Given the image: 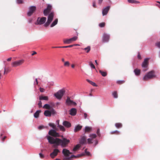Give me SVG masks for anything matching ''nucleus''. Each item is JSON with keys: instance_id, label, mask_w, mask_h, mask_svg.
Here are the masks:
<instances>
[{"instance_id": "4c0bfd02", "label": "nucleus", "mask_w": 160, "mask_h": 160, "mask_svg": "<svg viewBox=\"0 0 160 160\" xmlns=\"http://www.w3.org/2000/svg\"><path fill=\"white\" fill-rule=\"evenodd\" d=\"M89 136L92 138H95L96 137L97 135L96 134L93 133L90 134Z\"/></svg>"}, {"instance_id": "8fccbe9b", "label": "nucleus", "mask_w": 160, "mask_h": 160, "mask_svg": "<svg viewBox=\"0 0 160 160\" xmlns=\"http://www.w3.org/2000/svg\"><path fill=\"white\" fill-rule=\"evenodd\" d=\"M103 1V0H98V4L99 5H101Z\"/></svg>"}, {"instance_id": "c85d7f7f", "label": "nucleus", "mask_w": 160, "mask_h": 160, "mask_svg": "<svg viewBox=\"0 0 160 160\" xmlns=\"http://www.w3.org/2000/svg\"><path fill=\"white\" fill-rule=\"evenodd\" d=\"M50 12L47 10V9H45L43 11V14L45 16H47Z\"/></svg>"}, {"instance_id": "c03bdc74", "label": "nucleus", "mask_w": 160, "mask_h": 160, "mask_svg": "<svg viewBox=\"0 0 160 160\" xmlns=\"http://www.w3.org/2000/svg\"><path fill=\"white\" fill-rule=\"evenodd\" d=\"M78 37L76 36H75L73 37L70 38L72 42L75 41L77 39Z\"/></svg>"}, {"instance_id": "c9c22d12", "label": "nucleus", "mask_w": 160, "mask_h": 160, "mask_svg": "<svg viewBox=\"0 0 160 160\" xmlns=\"http://www.w3.org/2000/svg\"><path fill=\"white\" fill-rule=\"evenodd\" d=\"M112 95L113 97L114 98H117L118 97L117 92L116 91H114V92H113V93H112Z\"/></svg>"}, {"instance_id": "13d9d810", "label": "nucleus", "mask_w": 160, "mask_h": 160, "mask_svg": "<svg viewBox=\"0 0 160 160\" xmlns=\"http://www.w3.org/2000/svg\"><path fill=\"white\" fill-rule=\"evenodd\" d=\"M44 128V126H39L38 127V129H39V130L42 129V128Z\"/></svg>"}, {"instance_id": "603ef678", "label": "nucleus", "mask_w": 160, "mask_h": 160, "mask_svg": "<svg viewBox=\"0 0 160 160\" xmlns=\"http://www.w3.org/2000/svg\"><path fill=\"white\" fill-rule=\"evenodd\" d=\"M124 82V81L120 80V81H118L117 82L119 84H122Z\"/></svg>"}, {"instance_id": "1a4fd4ad", "label": "nucleus", "mask_w": 160, "mask_h": 160, "mask_svg": "<svg viewBox=\"0 0 160 160\" xmlns=\"http://www.w3.org/2000/svg\"><path fill=\"white\" fill-rule=\"evenodd\" d=\"M36 10V6H32L30 7L29 8V11L27 12V15L29 17L31 16Z\"/></svg>"}, {"instance_id": "0e129e2a", "label": "nucleus", "mask_w": 160, "mask_h": 160, "mask_svg": "<svg viewBox=\"0 0 160 160\" xmlns=\"http://www.w3.org/2000/svg\"><path fill=\"white\" fill-rule=\"evenodd\" d=\"M59 120H57L56 121V124L58 125H58H59Z\"/></svg>"}, {"instance_id": "3c124183", "label": "nucleus", "mask_w": 160, "mask_h": 160, "mask_svg": "<svg viewBox=\"0 0 160 160\" xmlns=\"http://www.w3.org/2000/svg\"><path fill=\"white\" fill-rule=\"evenodd\" d=\"M137 57H138V58L139 59H142L141 56L140 55L139 52H138V53Z\"/></svg>"}, {"instance_id": "e433bc0d", "label": "nucleus", "mask_w": 160, "mask_h": 160, "mask_svg": "<svg viewBox=\"0 0 160 160\" xmlns=\"http://www.w3.org/2000/svg\"><path fill=\"white\" fill-rule=\"evenodd\" d=\"M115 126L117 128H121L122 126V125L121 123H117L115 124Z\"/></svg>"}, {"instance_id": "39448f33", "label": "nucleus", "mask_w": 160, "mask_h": 160, "mask_svg": "<svg viewBox=\"0 0 160 160\" xmlns=\"http://www.w3.org/2000/svg\"><path fill=\"white\" fill-rule=\"evenodd\" d=\"M56 113L55 109L52 108L50 110H46L44 111V115L47 117H50L52 115H53Z\"/></svg>"}, {"instance_id": "49530a36", "label": "nucleus", "mask_w": 160, "mask_h": 160, "mask_svg": "<svg viewBox=\"0 0 160 160\" xmlns=\"http://www.w3.org/2000/svg\"><path fill=\"white\" fill-rule=\"evenodd\" d=\"M87 149H85V152L86 154L88 156H89L90 155V153L88 151H87Z\"/></svg>"}, {"instance_id": "f3484780", "label": "nucleus", "mask_w": 160, "mask_h": 160, "mask_svg": "<svg viewBox=\"0 0 160 160\" xmlns=\"http://www.w3.org/2000/svg\"><path fill=\"white\" fill-rule=\"evenodd\" d=\"M69 114L72 116H75L77 113L76 109L72 108L69 111Z\"/></svg>"}, {"instance_id": "5fc2aeb1", "label": "nucleus", "mask_w": 160, "mask_h": 160, "mask_svg": "<svg viewBox=\"0 0 160 160\" xmlns=\"http://www.w3.org/2000/svg\"><path fill=\"white\" fill-rule=\"evenodd\" d=\"M17 2L18 4L22 3L23 2V1L22 0H17Z\"/></svg>"}, {"instance_id": "ddd939ff", "label": "nucleus", "mask_w": 160, "mask_h": 160, "mask_svg": "<svg viewBox=\"0 0 160 160\" xmlns=\"http://www.w3.org/2000/svg\"><path fill=\"white\" fill-rule=\"evenodd\" d=\"M62 153L66 157H69L72 152L67 149L64 148L62 150Z\"/></svg>"}, {"instance_id": "aec40b11", "label": "nucleus", "mask_w": 160, "mask_h": 160, "mask_svg": "<svg viewBox=\"0 0 160 160\" xmlns=\"http://www.w3.org/2000/svg\"><path fill=\"white\" fill-rule=\"evenodd\" d=\"M82 126L80 125H78L75 127L74 131L75 132H77L80 131L82 128Z\"/></svg>"}, {"instance_id": "864d4df0", "label": "nucleus", "mask_w": 160, "mask_h": 160, "mask_svg": "<svg viewBox=\"0 0 160 160\" xmlns=\"http://www.w3.org/2000/svg\"><path fill=\"white\" fill-rule=\"evenodd\" d=\"M39 155L41 158H43L44 157V155L41 153H39Z\"/></svg>"}, {"instance_id": "a878e982", "label": "nucleus", "mask_w": 160, "mask_h": 160, "mask_svg": "<svg viewBox=\"0 0 160 160\" xmlns=\"http://www.w3.org/2000/svg\"><path fill=\"white\" fill-rule=\"evenodd\" d=\"M41 110H38L36 111V112L34 114V116L35 118H38L39 113L41 112Z\"/></svg>"}, {"instance_id": "79ce46f5", "label": "nucleus", "mask_w": 160, "mask_h": 160, "mask_svg": "<svg viewBox=\"0 0 160 160\" xmlns=\"http://www.w3.org/2000/svg\"><path fill=\"white\" fill-rule=\"evenodd\" d=\"M88 142L89 144L93 143V141L92 138H88L87 139Z\"/></svg>"}, {"instance_id": "4be33fe9", "label": "nucleus", "mask_w": 160, "mask_h": 160, "mask_svg": "<svg viewBox=\"0 0 160 160\" xmlns=\"http://www.w3.org/2000/svg\"><path fill=\"white\" fill-rule=\"evenodd\" d=\"M73 101L71 100L70 98L69 97H67V98L66 100V103L68 105H70L72 104Z\"/></svg>"}, {"instance_id": "a18cd8bd", "label": "nucleus", "mask_w": 160, "mask_h": 160, "mask_svg": "<svg viewBox=\"0 0 160 160\" xmlns=\"http://www.w3.org/2000/svg\"><path fill=\"white\" fill-rule=\"evenodd\" d=\"M105 25V23L104 22H102V23H100L99 24V26L100 27H104Z\"/></svg>"}, {"instance_id": "9d476101", "label": "nucleus", "mask_w": 160, "mask_h": 160, "mask_svg": "<svg viewBox=\"0 0 160 160\" xmlns=\"http://www.w3.org/2000/svg\"><path fill=\"white\" fill-rule=\"evenodd\" d=\"M23 59H21L13 62L12 63V65L13 67H16L21 65L24 62Z\"/></svg>"}, {"instance_id": "5701e85b", "label": "nucleus", "mask_w": 160, "mask_h": 160, "mask_svg": "<svg viewBox=\"0 0 160 160\" xmlns=\"http://www.w3.org/2000/svg\"><path fill=\"white\" fill-rule=\"evenodd\" d=\"M134 72L136 75L138 76L140 74L141 70L140 69L136 68L134 70Z\"/></svg>"}, {"instance_id": "cd10ccee", "label": "nucleus", "mask_w": 160, "mask_h": 160, "mask_svg": "<svg viewBox=\"0 0 160 160\" xmlns=\"http://www.w3.org/2000/svg\"><path fill=\"white\" fill-rule=\"evenodd\" d=\"M128 2L131 3H139L140 2L135 0H128Z\"/></svg>"}, {"instance_id": "a211bd4d", "label": "nucleus", "mask_w": 160, "mask_h": 160, "mask_svg": "<svg viewBox=\"0 0 160 160\" xmlns=\"http://www.w3.org/2000/svg\"><path fill=\"white\" fill-rule=\"evenodd\" d=\"M148 58H145L144 61L142 62V66L143 68H147L148 67Z\"/></svg>"}, {"instance_id": "9b49d317", "label": "nucleus", "mask_w": 160, "mask_h": 160, "mask_svg": "<svg viewBox=\"0 0 160 160\" xmlns=\"http://www.w3.org/2000/svg\"><path fill=\"white\" fill-rule=\"evenodd\" d=\"M60 152V151L57 148H55L53 150L52 152L50 154V156L52 158H54L56 156H57L58 153Z\"/></svg>"}, {"instance_id": "b1692460", "label": "nucleus", "mask_w": 160, "mask_h": 160, "mask_svg": "<svg viewBox=\"0 0 160 160\" xmlns=\"http://www.w3.org/2000/svg\"><path fill=\"white\" fill-rule=\"evenodd\" d=\"M58 19L57 18L56 19L51 23L50 25L51 27H53L56 25L58 23Z\"/></svg>"}, {"instance_id": "69168bd1", "label": "nucleus", "mask_w": 160, "mask_h": 160, "mask_svg": "<svg viewBox=\"0 0 160 160\" xmlns=\"http://www.w3.org/2000/svg\"><path fill=\"white\" fill-rule=\"evenodd\" d=\"M37 52L35 51H33L32 53V56L36 54Z\"/></svg>"}, {"instance_id": "423d86ee", "label": "nucleus", "mask_w": 160, "mask_h": 160, "mask_svg": "<svg viewBox=\"0 0 160 160\" xmlns=\"http://www.w3.org/2000/svg\"><path fill=\"white\" fill-rule=\"evenodd\" d=\"M65 93V91L62 89L58 91L56 93H55L54 96L58 99H61Z\"/></svg>"}, {"instance_id": "20e7f679", "label": "nucleus", "mask_w": 160, "mask_h": 160, "mask_svg": "<svg viewBox=\"0 0 160 160\" xmlns=\"http://www.w3.org/2000/svg\"><path fill=\"white\" fill-rule=\"evenodd\" d=\"M155 77V72L153 70H152L147 73L144 75L143 78V80L144 81H147Z\"/></svg>"}, {"instance_id": "37998d69", "label": "nucleus", "mask_w": 160, "mask_h": 160, "mask_svg": "<svg viewBox=\"0 0 160 160\" xmlns=\"http://www.w3.org/2000/svg\"><path fill=\"white\" fill-rule=\"evenodd\" d=\"M74 45H71L67 46H60L59 47L61 48H71V47H72Z\"/></svg>"}, {"instance_id": "dca6fc26", "label": "nucleus", "mask_w": 160, "mask_h": 160, "mask_svg": "<svg viewBox=\"0 0 160 160\" xmlns=\"http://www.w3.org/2000/svg\"><path fill=\"white\" fill-rule=\"evenodd\" d=\"M86 138L85 136H81L79 140V142L80 144H83L86 143Z\"/></svg>"}, {"instance_id": "680f3d73", "label": "nucleus", "mask_w": 160, "mask_h": 160, "mask_svg": "<svg viewBox=\"0 0 160 160\" xmlns=\"http://www.w3.org/2000/svg\"><path fill=\"white\" fill-rule=\"evenodd\" d=\"M119 132V131H118L117 130H116V131H114L113 132H111V133L112 134H113V133H115H115H118Z\"/></svg>"}, {"instance_id": "f03ea898", "label": "nucleus", "mask_w": 160, "mask_h": 160, "mask_svg": "<svg viewBox=\"0 0 160 160\" xmlns=\"http://www.w3.org/2000/svg\"><path fill=\"white\" fill-rule=\"evenodd\" d=\"M70 141L65 138L62 139L58 138V147L60 145L62 148H66L68 144L70 142Z\"/></svg>"}, {"instance_id": "774afa93", "label": "nucleus", "mask_w": 160, "mask_h": 160, "mask_svg": "<svg viewBox=\"0 0 160 160\" xmlns=\"http://www.w3.org/2000/svg\"><path fill=\"white\" fill-rule=\"evenodd\" d=\"M93 6L94 7V8H96V4H95V2H93Z\"/></svg>"}, {"instance_id": "09e8293b", "label": "nucleus", "mask_w": 160, "mask_h": 160, "mask_svg": "<svg viewBox=\"0 0 160 160\" xmlns=\"http://www.w3.org/2000/svg\"><path fill=\"white\" fill-rule=\"evenodd\" d=\"M155 46L160 48V42L156 43Z\"/></svg>"}, {"instance_id": "2eb2a0df", "label": "nucleus", "mask_w": 160, "mask_h": 160, "mask_svg": "<svg viewBox=\"0 0 160 160\" xmlns=\"http://www.w3.org/2000/svg\"><path fill=\"white\" fill-rule=\"evenodd\" d=\"M110 7L107 6L104 8L102 10V14L103 16L106 15L108 13L109 9Z\"/></svg>"}, {"instance_id": "4d7b16f0", "label": "nucleus", "mask_w": 160, "mask_h": 160, "mask_svg": "<svg viewBox=\"0 0 160 160\" xmlns=\"http://www.w3.org/2000/svg\"><path fill=\"white\" fill-rule=\"evenodd\" d=\"M99 132H100V129H97V134L99 136H100V135Z\"/></svg>"}, {"instance_id": "0eeeda50", "label": "nucleus", "mask_w": 160, "mask_h": 160, "mask_svg": "<svg viewBox=\"0 0 160 160\" xmlns=\"http://www.w3.org/2000/svg\"><path fill=\"white\" fill-rule=\"evenodd\" d=\"M54 17V13L51 12L48 15L47 22L44 24L45 27L48 26L52 21Z\"/></svg>"}, {"instance_id": "412c9836", "label": "nucleus", "mask_w": 160, "mask_h": 160, "mask_svg": "<svg viewBox=\"0 0 160 160\" xmlns=\"http://www.w3.org/2000/svg\"><path fill=\"white\" fill-rule=\"evenodd\" d=\"M84 133L89 132L92 130V128L89 126H86L84 129Z\"/></svg>"}, {"instance_id": "473e14b6", "label": "nucleus", "mask_w": 160, "mask_h": 160, "mask_svg": "<svg viewBox=\"0 0 160 160\" xmlns=\"http://www.w3.org/2000/svg\"><path fill=\"white\" fill-rule=\"evenodd\" d=\"M80 147V146L79 144L76 145L73 149V151H76L78 150Z\"/></svg>"}, {"instance_id": "a19ab883", "label": "nucleus", "mask_w": 160, "mask_h": 160, "mask_svg": "<svg viewBox=\"0 0 160 160\" xmlns=\"http://www.w3.org/2000/svg\"><path fill=\"white\" fill-rule=\"evenodd\" d=\"M46 9H47L48 10L50 11L51 12V11L52 9V6L50 4H48V5L47 7L46 8Z\"/></svg>"}, {"instance_id": "f704fd0d", "label": "nucleus", "mask_w": 160, "mask_h": 160, "mask_svg": "<svg viewBox=\"0 0 160 160\" xmlns=\"http://www.w3.org/2000/svg\"><path fill=\"white\" fill-rule=\"evenodd\" d=\"M72 42L71 39H67L64 41V42L65 43L70 44Z\"/></svg>"}, {"instance_id": "f8f14e48", "label": "nucleus", "mask_w": 160, "mask_h": 160, "mask_svg": "<svg viewBox=\"0 0 160 160\" xmlns=\"http://www.w3.org/2000/svg\"><path fill=\"white\" fill-rule=\"evenodd\" d=\"M110 36V35L105 33L103 34L102 38V41L104 42H108Z\"/></svg>"}, {"instance_id": "6ab92c4d", "label": "nucleus", "mask_w": 160, "mask_h": 160, "mask_svg": "<svg viewBox=\"0 0 160 160\" xmlns=\"http://www.w3.org/2000/svg\"><path fill=\"white\" fill-rule=\"evenodd\" d=\"M62 124L67 128H69L71 126V123L67 121H64L62 123Z\"/></svg>"}, {"instance_id": "6e6552de", "label": "nucleus", "mask_w": 160, "mask_h": 160, "mask_svg": "<svg viewBox=\"0 0 160 160\" xmlns=\"http://www.w3.org/2000/svg\"><path fill=\"white\" fill-rule=\"evenodd\" d=\"M46 19V18L45 17H42L41 18H38L35 24L36 25L42 24L45 22Z\"/></svg>"}, {"instance_id": "58836bf2", "label": "nucleus", "mask_w": 160, "mask_h": 160, "mask_svg": "<svg viewBox=\"0 0 160 160\" xmlns=\"http://www.w3.org/2000/svg\"><path fill=\"white\" fill-rule=\"evenodd\" d=\"M89 65L90 66L91 68L92 69H95V67L94 64L92 63V62H89Z\"/></svg>"}, {"instance_id": "c756f323", "label": "nucleus", "mask_w": 160, "mask_h": 160, "mask_svg": "<svg viewBox=\"0 0 160 160\" xmlns=\"http://www.w3.org/2000/svg\"><path fill=\"white\" fill-rule=\"evenodd\" d=\"M87 81L89 83H90L93 86H97V85L96 84L95 82L90 81V80L87 79Z\"/></svg>"}, {"instance_id": "ea45409f", "label": "nucleus", "mask_w": 160, "mask_h": 160, "mask_svg": "<svg viewBox=\"0 0 160 160\" xmlns=\"http://www.w3.org/2000/svg\"><path fill=\"white\" fill-rule=\"evenodd\" d=\"M70 65V63L68 61L64 62V66L65 67H69Z\"/></svg>"}, {"instance_id": "052dcab7", "label": "nucleus", "mask_w": 160, "mask_h": 160, "mask_svg": "<svg viewBox=\"0 0 160 160\" xmlns=\"http://www.w3.org/2000/svg\"><path fill=\"white\" fill-rule=\"evenodd\" d=\"M84 118L85 119H86L87 117V114L86 113H84Z\"/></svg>"}, {"instance_id": "bf43d9fd", "label": "nucleus", "mask_w": 160, "mask_h": 160, "mask_svg": "<svg viewBox=\"0 0 160 160\" xmlns=\"http://www.w3.org/2000/svg\"><path fill=\"white\" fill-rule=\"evenodd\" d=\"M35 82H34V85H38V79H37V78H36L35 79Z\"/></svg>"}, {"instance_id": "393cba45", "label": "nucleus", "mask_w": 160, "mask_h": 160, "mask_svg": "<svg viewBox=\"0 0 160 160\" xmlns=\"http://www.w3.org/2000/svg\"><path fill=\"white\" fill-rule=\"evenodd\" d=\"M39 99L40 100H44L48 101V96H40L39 97Z\"/></svg>"}, {"instance_id": "6e6d98bb", "label": "nucleus", "mask_w": 160, "mask_h": 160, "mask_svg": "<svg viewBox=\"0 0 160 160\" xmlns=\"http://www.w3.org/2000/svg\"><path fill=\"white\" fill-rule=\"evenodd\" d=\"M39 90L40 92H43L45 91L44 89L42 88H39Z\"/></svg>"}, {"instance_id": "7c9ffc66", "label": "nucleus", "mask_w": 160, "mask_h": 160, "mask_svg": "<svg viewBox=\"0 0 160 160\" xmlns=\"http://www.w3.org/2000/svg\"><path fill=\"white\" fill-rule=\"evenodd\" d=\"M58 127L59 128L61 131H62L63 132L65 131V129L63 126L61 125H58Z\"/></svg>"}, {"instance_id": "4468645a", "label": "nucleus", "mask_w": 160, "mask_h": 160, "mask_svg": "<svg viewBox=\"0 0 160 160\" xmlns=\"http://www.w3.org/2000/svg\"><path fill=\"white\" fill-rule=\"evenodd\" d=\"M84 155V154H78L77 155L75 156L73 155H72L70 157H65L63 159L64 160H69L70 159L73 157H74L75 158H77V157H79L82 156Z\"/></svg>"}, {"instance_id": "bb28decb", "label": "nucleus", "mask_w": 160, "mask_h": 160, "mask_svg": "<svg viewBox=\"0 0 160 160\" xmlns=\"http://www.w3.org/2000/svg\"><path fill=\"white\" fill-rule=\"evenodd\" d=\"M42 108L46 109H51V107L49 104H46L44 105Z\"/></svg>"}, {"instance_id": "7ed1b4c3", "label": "nucleus", "mask_w": 160, "mask_h": 160, "mask_svg": "<svg viewBox=\"0 0 160 160\" xmlns=\"http://www.w3.org/2000/svg\"><path fill=\"white\" fill-rule=\"evenodd\" d=\"M47 139L48 142L51 144H53L52 147L54 148H58V138H53L48 136L47 137Z\"/></svg>"}, {"instance_id": "338daca9", "label": "nucleus", "mask_w": 160, "mask_h": 160, "mask_svg": "<svg viewBox=\"0 0 160 160\" xmlns=\"http://www.w3.org/2000/svg\"><path fill=\"white\" fill-rule=\"evenodd\" d=\"M12 58H8V59H7V61H10L11 60Z\"/></svg>"}, {"instance_id": "de8ad7c7", "label": "nucleus", "mask_w": 160, "mask_h": 160, "mask_svg": "<svg viewBox=\"0 0 160 160\" xmlns=\"http://www.w3.org/2000/svg\"><path fill=\"white\" fill-rule=\"evenodd\" d=\"M38 107L39 108H40L42 107V102L41 101H39V102L38 103Z\"/></svg>"}, {"instance_id": "2f4dec72", "label": "nucleus", "mask_w": 160, "mask_h": 160, "mask_svg": "<svg viewBox=\"0 0 160 160\" xmlns=\"http://www.w3.org/2000/svg\"><path fill=\"white\" fill-rule=\"evenodd\" d=\"M82 49L85 50L86 51L87 53H88L90 50L91 47L90 46H88L86 48H82Z\"/></svg>"}, {"instance_id": "72a5a7b5", "label": "nucleus", "mask_w": 160, "mask_h": 160, "mask_svg": "<svg viewBox=\"0 0 160 160\" xmlns=\"http://www.w3.org/2000/svg\"><path fill=\"white\" fill-rule=\"evenodd\" d=\"M99 72L102 76L105 77L107 76V73L106 72L102 71L101 70H99Z\"/></svg>"}, {"instance_id": "f257e3e1", "label": "nucleus", "mask_w": 160, "mask_h": 160, "mask_svg": "<svg viewBox=\"0 0 160 160\" xmlns=\"http://www.w3.org/2000/svg\"><path fill=\"white\" fill-rule=\"evenodd\" d=\"M48 125L50 127H52L54 129L50 130L48 132L49 134L54 137H59L60 136L59 134L55 130L56 129V125L52 123H49Z\"/></svg>"}, {"instance_id": "e2e57ef3", "label": "nucleus", "mask_w": 160, "mask_h": 160, "mask_svg": "<svg viewBox=\"0 0 160 160\" xmlns=\"http://www.w3.org/2000/svg\"><path fill=\"white\" fill-rule=\"evenodd\" d=\"M50 85L53 86L54 85V82H49Z\"/></svg>"}]
</instances>
